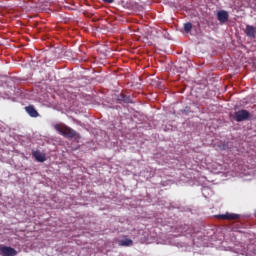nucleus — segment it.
Listing matches in <instances>:
<instances>
[{"mask_svg": "<svg viewBox=\"0 0 256 256\" xmlns=\"http://www.w3.org/2000/svg\"><path fill=\"white\" fill-rule=\"evenodd\" d=\"M54 129L60 133V135H63V137H66V139H75V137H79V133L77 131L73 130L69 126H61L59 124H56L54 126Z\"/></svg>", "mask_w": 256, "mask_h": 256, "instance_id": "f257e3e1", "label": "nucleus"}, {"mask_svg": "<svg viewBox=\"0 0 256 256\" xmlns=\"http://www.w3.org/2000/svg\"><path fill=\"white\" fill-rule=\"evenodd\" d=\"M251 117V113L247 110H239L234 113V121H237V123H241V121H247Z\"/></svg>", "mask_w": 256, "mask_h": 256, "instance_id": "f03ea898", "label": "nucleus"}, {"mask_svg": "<svg viewBox=\"0 0 256 256\" xmlns=\"http://www.w3.org/2000/svg\"><path fill=\"white\" fill-rule=\"evenodd\" d=\"M0 255L2 256H15L17 255V250L9 246L0 245Z\"/></svg>", "mask_w": 256, "mask_h": 256, "instance_id": "7ed1b4c3", "label": "nucleus"}, {"mask_svg": "<svg viewBox=\"0 0 256 256\" xmlns=\"http://www.w3.org/2000/svg\"><path fill=\"white\" fill-rule=\"evenodd\" d=\"M217 20L219 21V23H221L222 25L227 23L229 21V12H227L226 10H220L217 12Z\"/></svg>", "mask_w": 256, "mask_h": 256, "instance_id": "20e7f679", "label": "nucleus"}, {"mask_svg": "<svg viewBox=\"0 0 256 256\" xmlns=\"http://www.w3.org/2000/svg\"><path fill=\"white\" fill-rule=\"evenodd\" d=\"M32 156L38 161V163H45L47 161V156L45 153H41L39 150H33Z\"/></svg>", "mask_w": 256, "mask_h": 256, "instance_id": "39448f33", "label": "nucleus"}, {"mask_svg": "<svg viewBox=\"0 0 256 256\" xmlns=\"http://www.w3.org/2000/svg\"><path fill=\"white\" fill-rule=\"evenodd\" d=\"M216 217L217 219H222L224 221H235V219H239V214H231L227 212L226 214H220Z\"/></svg>", "mask_w": 256, "mask_h": 256, "instance_id": "423d86ee", "label": "nucleus"}, {"mask_svg": "<svg viewBox=\"0 0 256 256\" xmlns=\"http://www.w3.org/2000/svg\"><path fill=\"white\" fill-rule=\"evenodd\" d=\"M245 34L247 37H250L251 39H255L256 37V27L247 25L245 29Z\"/></svg>", "mask_w": 256, "mask_h": 256, "instance_id": "0eeeda50", "label": "nucleus"}, {"mask_svg": "<svg viewBox=\"0 0 256 256\" xmlns=\"http://www.w3.org/2000/svg\"><path fill=\"white\" fill-rule=\"evenodd\" d=\"M25 111H26V113H28V115H29L30 117L36 118V117L39 116V112H37V111L35 110V106H33V105L26 106V107H25Z\"/></svg>", "mask_w": 256, "mask_h": 256, "instance_id": "6e6552de", "label": "nucleus"}, {"mask_svg": "<svg viewBox=\"0 0 256 256\" xmlns=\"http://www.w3.org/2000/svg\"><path fill=\"white\" fill-rule=\"evenodd\" d=\"M118 103H133L130 96H127L123 93L119 94L117 97Z\"/></svg>", "mask_w": 256, "mask_h": 256, "instance_id": "1a4fd4ad", "label": "nucleus"}, {"mask_svg": "<svg viewBox=\"0 0 256 256\" xmlns=\"http://www.w3.org/2000/svg\"><path fill=\"white\" fill-rule=\"evenodd\" d=\"M118 245L119 247H131V245H133V240L131 239H122L118 241Z\"/></svg>", "mask_w": 256, "mask_h": 256, "instance_id": "9d476101", "label": "nucleus"}, {"mask_svg": "<svg viewBox=\"0 0 256 256\" xmlns=\"http://www.w3.org/2000/svg\"><path fill=\"white\" fill-rule=\"evenodd\" d=\"M191 29H193V24H191L190 22L184 23V31L186 33H191Z\"/></svg>", "mask_w": 256, "mask_h": 256, "instance_id": "9b49d317", "label": "nucleus"}, {"mask_svg": "<svg viewBox=\"0 0 256 256\" xmlns=\"http://www.w3.org/2000/svg\"><path fill=\"white\" fill-rule=\"evenodd\" d=\"M219 148L221 149V151H227L229 149V143L222 142L220 143Z\"/></svg>", "mask_w": 256, "mask_h": 256, "instance_id": "f8f14e48", "label": "nucleus"}, {"mask_svg": "<svg viewBox=\"0 0 256 256\" xmlns=\"http://www.w3.org/2000/svg\"><path fill=\"white\" fill-rule=\"evenodd\" d=\"M104 3H114L115 0H103Z\"/></svg>", "mask_w": 256, "mask_h": 256, "instance_id": "ddd939ff", "label": "nucleus"}]
</instances>
